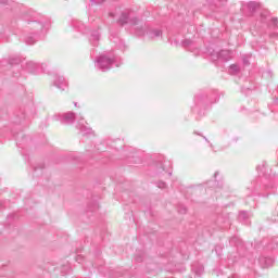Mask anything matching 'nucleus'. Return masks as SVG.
Wrapping results in <instances>:
<instances>
[{"label":"nucleus","instance_id":"obj_1","mask_svg":"<svg viewBox=\"0 0 278 278\" xmlns=\"http://www.w3.org/2000/svg\"><path fill=\"white\" fill-rule=\"evenodd\" d=\"M118 25L122 27L124 25H130L131 27H135V34L137 36H148L150 40H157V38H161L162 30L157 28H149L146 24L142 23L138 17H136V14L134 11L126 9L121 13L119 18L117 20Z\"/></svg>","mask_w":278,"mask_h":278},{"label":"nucleus","instance_id":"obj_2","mask_svg":"<svg viewBox=\"0 0 278 278\" xmlns=\"http://www.w3.org/2000/svg\"><path fill=\"white\" fill-rule=\"evenodd\" d=\"M56 118L63 125H73V123H75V121L77 119L78 124L76 127L81 131V134H84L85 136H88V134H92V128L86 127V125L84 124V116L81 115L76 116L75 113L67 112L62 115H58Z\"/></svg>","mask_w":278,"mask_h":278},{"label":"nucleus","instance_id":"obj_3","mask_svg":"<svg viewBox=\"0 0 278 278\" xmlns=\"http://www.w3.org/2000/svg\"><path fill=\"white\" fill-rule=\"evenodd\" d=\"M28 29H30V33L24 38V42H26V45H34V42L38 40L40 34H42L45 25L40 22L33 21L28 23Z\"/></svg>","mask_w":278,"mask_h":278},{"label":"nucleus","instance_id":"obj_4","mask_svg":"<svg viewBox=\"0 0 278 278\" xmlns=\"http://www.w3.org/2000/svg\"><path fill=\"white\" fill-rule=\"evenodd\" d=\"M114 64H116V56L112 54H101L94 62L96 68H98V71H102V73L110 71Z\"/></svg>","mask_w":278,"mask_h":278},{"label":"nucleus","instance_id":"obj_5","mask_svg":"<svg viewBox=\"0 0 278 278\" xmlns=\"http://www.w3.org/2000/svg\"><path fill=\"white\" fill-rule=\"evenodd\" d=\"M233 58V52L229 50H222L220 52H213L211 59L216 62L222 60V62H229Z\"/></svg>","mask_w":278,"mask_h":278},{"label":"nucleus","instance_id":"obj_6","mask_svg":"<svg viewBox=\"0 0 278 278\" xmlns=\"http://www.w3.org/2000/svg\"><path fill=\"white\" fill-rule=\"evenodd\" d=\"M54 86L59 88V90H64L67 86L66 79L63 76H55Z\"/></svg>","mask_w":278,"mask_h":278},{"label":"nucleus","instance_id":"obj_7","mask_svg":"<svg viewBox=\"0 0 278 278\" xmlns=\"http://www.w3.org/2000/svg\"><path fill=\"white\" fill-rule=\"evenodd\" d=\"M182 47L185 48H189V51H191L192 53H194V55H199L200 50L194 48V43L192 42V40L190 39H185L182 41Z\"/></svg>","mask_w":278,"mask_h":278},{"label":"nucleus","instance_id":"obj_8","mask_svg":"<svg viewBox=\"0 0 278 278\" xmlns=\"http://www.w3.org/2000/svg\"><path fill=\"white\" fill-rule=\"evenodd\" d=\"M258 262L263 268H268L273 266V264H275V260L273 257H266V256H262L258 260Z\"/></svg>","mask_w":278,"mask_h":278},{"label":"nucleus","instance_id":"obj_9","mask_svg":"<svg viewBox=\"0 0 278 278\" xmlns=\"http://www.w3.org/2000/svg\"><path fill=\"white\" fill-rule=\"evenodd\" d=\"M100 38H101V35L99 34V31L98 30H93L90 34L89 40H90L91 45H93V47H97Z\"/></svg>","mask_w":278,"mask_h":278},{"label":"nucleus","instance_id":"obj_10","mask_svg":"<svg viewBox=\"0 0 278 278\" xmlns=\"http://www.w3.org/2000/svg\"><path fill=\"white\" fill-rule=\"evenodd\" d=\"M26 68L29 71V73H38V68H40V64L29 61L26 63Z\"/></svg>","mask_w":278,"mask_h":278},{"label":"nucleus","instance_id":"obj_11","mask_svg":"<svg viewBox=\"0 0 278 278\" xmlns=\"http://www.w3.org/2000/svg\"><path fill=\"white\" fill-rule=\"evenodd\" d=\"M72 25H73V27L75 29H79L83 34H86V29L87 28H86V24L85 23L75 20V21H73Z\"/></svg>","mask_w":278,"mask_h":278},{"label":"nucleus","instance_id":"obj_12","mask_svg":"<svg viewBox=\"0 0 278 278\" xmlns=\"http://www.w3.org/2000/svg\"><path fill=\"white\" fill-rule=\"evenodd\" d=\"M245 5L242 7V10H244V8H248V10H249V12H251V14H253V12H255V10H257V8H260V3H257V2H249Z\"/></svg>","mask_w":278,"mask_h":278},{"label":"nucleus","instance_id":"obj_13","mask_svg":"<svg viewBox=\"0 0 278 278\" xmlns=\"http://www.w3.org/2000/svg\"><path fill=\"white\" fill-rule=\"evenodd\" d=\"M228 73L230 75H238V73H240V66L232 64L229 66Z\"/></svg>","mask_w":278,"mask_h":278},{"label":"nucleus","instance_id":"obj_14","mask_svg":"<svg viewBox=\"0 0 278 278\" xmlns=\"http://www.w3.org/2000/svg\"><path fill=\"white\" fill-rule=\"evenodd\" d=\"M21 59L18 55H13L9 58V64L14 65V64H21Z\"/></svg>","mask_w":278,"mask_h":278},{"label":"nucleus","instance_id":"obj_15","mask_svg":"<svg viewBox=\"0 0 278 278\" xmlns=\"http://www.w3.org/2000/svg\"><path fill=\"white\" fill-rule=\"evenodd\" d=\"M270 18V13L268 11H264L261 13V21L262 23H266Z\"/></svg>","mask_w":278,"mask_h":278},{"label":"nucleus","instance_id":"obj_16","mask_svg":"<svg viewBox=\"0 0 278 278\" xmlns=\"http://www.w3.org/2000/svg\"><path fill=\"white\" fill-rule=\"evenodd\" d=\"M247 218H249V212L247 211H241L239 213V220H247Z\"/></svg>","mask_w":278,"mask_h":278},{"label":"nucleus","instance_id":"obj_17","mask_svg":"<svg viewBox=\"0 0 278 278\" xmlns=\"http://www.w3.org/2000/svg\"><path fill=\"white\" fill-rule=\"evenodd\" d=\"M192 270H193V273H195V275H198L199 277H201V275H203V270H204V268H203V266H200L198 269H197V267H192Z\"/></svg>","mask_w":278,"mask_h":278},{"label":"nucleus","instance_id":"obj_18","mask_svg":"<svg viewBox=\"0 0 278 278\" xmlns=\"http://www.w3.org/2000/svg\"><path fill=\"white\" fill-rule=\"evenodd\" d=\"M0 38H8V36H5V27H3L2 25H0Z\"/></svg>","mask_w":278,"mask_h":278},{"label":"nucleus","instance_id":"obj_19","mask_svg":"<svg viewBox=\"0 0 278 278\" xmlns=\"http://www.w3.org/2000/svg\"><path fill=\"white\" fill-rule=\"evenodd\" d=\"M204 98H205V96L198 94V96L194 97V101H195V103H200V101L203 100Z\"/></svg>","mask_w":278,"mask_h":278},{"label":"nucleus","instance_id":"obj_20","mask_svg":"<svg viewBox=\"0 0 278 278\" xmlns=\"http://www.w3.org/2000/svg\"><path fill=\"white\" fill-rule=\"evenodd\" d=\"M156 186H157V188H161V190H164V188H166V182H164V181H159V182L156 184Z\"/></svg>","mask_w":278,"mask_h":278},{"label":"nucleus","instance_id":"obj_21","mask_svg":"<svg viewBox=\"0 0 278 278\" xmlns=\"http://www.w3.org/2000/svg\"><path fill=\"white\" fill-rule=\"evenodd\" d=\"M91 3H94L96 5H100V3H104L105 0H90Z\"/></svg>","mask_w":278,"mask_h":278},{"label":"nucleus","instance_id":"obj_22","mask_svg":"<svg viewBox=\"0 0 278 278\" xmlns=\"http://www.w3.org/2000/svg\"><path fill=\"white\" fill-rule=\"evenodd\" d=\"M109 16H111V18H116V13L111 12V13H109Z\"/></svg>","mask_w":278,"mask_h":278},{"label":"nucleus","instance_id":"obj_23","mask_svg":"<svg viewBox=\"0 0 278 278\" xmlns=\"http://www.w3.org/2000/svg\"><path fill=\"white\" fill-rule=\"evenodd\" d=\"M271 23H273V25H277L278 20L277 18H271Z\"/></svg>","mask_w":278,"mask_h":278},{"label":"nucleus","instance_id":"obj_24","mask_svg":"<svg viewBox=\"0 0 278 278\" xmlns=\"http://www.w3.org/2000/svg\"><path fill=\"white\" fill-rule=\"evenodd\" d=\"M243 64H244L245 66H249V60L243 59Z\"/></svg>","mask_w":278,"mask_h":278},{"label":"nucleus","instance_id":"obj_25","mask_svg":"<svg viewBox=\"0 0 278 278\" xmlns=\"http://www.w3.org/2000/svg\"><path fill=\"white\" fill-rule=\"evenodd\" d=\"M270 38H277V34L276 33L271 34Z\"/></svg>","mask_w":278,"mask_h":278},{"label":"nucleus","instance_id":"obj_26","mask_svg":"<svg viewBox=\"0 0 278 278\" xmlns=\"http://www.w3.org/2000/svg\"><path fill=\"white\" fill-rule=\"evenodd\" d=\"M216 101H218V96H216L215 100L213 101V103H216Z\"/></svg>","mask_w":278,"mask_h":278},{"label":"nucleus","instance_id":"obj_27","mask_svg":"<svg viewBox=\"0 0 278 278\" xmlns=\"http://www.w3.org/2000/svg\"><path fill=\"white\" fill-rule=\"evenodd\" d=\"M203 138H204L205 142H210L205 137H203Z\"/></svg>","mask_w":278,"mask_h":278},{"label":"nucleus","instance_id":"obj_28","mask_svg":"<svg viewBox=\"0 0 278 278\" xmlns=\"http://www.w3.org/2000/svg\"><path fill=\"white\" fill-rule=\"evenodd\" d=\"M75 108H77V102L74 103Z\"/></svg>","mask_w":278,"mask_h":278},{"label":"nucleus","instance_id":"obj_29","mask_svg":"<svg viewBox=\"0 0 278 278\" xmlns=\"http://www.w3.org/2000/svg\"><path fill=\"white\" fill-rule=\"evenodd\" d=\"M228 278H238V277H236V276H232V277H228Z\"/></svg>","mask_w":278,"mask_h":278},{"label":"nucleus","instance_id":"obj_30","mask_svg":"<svg viewBox=\"0 0 278 278\" xmlns=\"http://www.w3.org/2000/svg\"><path fill=\"white\" fill-rule=\"evenodd\" d=\"M79 257H80V256H77V262L79 261Z\"/></svg>","mask_w":278,"mask_h":278}]
</instances>
